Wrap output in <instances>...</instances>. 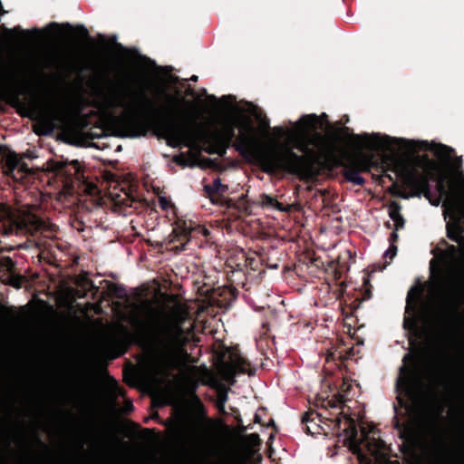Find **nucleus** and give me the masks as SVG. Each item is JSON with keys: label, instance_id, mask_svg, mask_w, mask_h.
<instances>
[{"label": "nucleus", "instance_id": "f257e3e1", "mask_svg": "<svg viewBox=\"0 0 464 464\" xmlns=\"http://www.w3.org/2000/svg\"><path fill=\"white\" fill-rule=\"evenodd\" d=\"M166 102L165 107L157 106L143 92H139L140 103L139 106L142 121L130 116L120 121L122 136L136 138L145 135L148 129L166 140L167 145L179 148L182 145L191 147L197 140L207 145L209 154L224 156L229 147L245 159L254 160L256 165L268 175L301 174L308 169V160L299 156L292 148L270 149L258 151L256 140L251 125H246L245 130L238 136L236 134V125L229 123L221 130H209L201 128L197 117L188 109L182 107L183 98L173 96L164 91L160 92ZM180 96V93L178 94Z\"/></svg>", "mask_w": 464, "mask_h": 464}, {"label": "nucleus", "instance_id": "f03ea898", "mask_svg": "<svg viewBox=\"0 0 464 464\" xmlns=\"http://www.w3.org/2000/svg\"><path fill=\"white\" fill-rule=\"evenodd\" d=\"M302 135L296 140L294 148L298 150L308 160V169L305 173L292 174L301 179L309 178L314 173V165L320 162L334 163L343 166V176L345 180L354 185L362 186L365 179L360 175L361 169L353 166L348 160L344 162L336 156V140L317 131L319 117L316 114L304 115L297 121Z\"/></svg>", "mask_w": 464, "mask_h": 464}, {"label": "nucleus", "instance_id": "7ed1b4c3", "mask_svg": "<svg viewBox=\"0 0 464 464\" xmlns=\"http://www.w3.org/2000/svg\"><path fill=\"white\" fill-rule=\"evenodd\" d=\"M187 338L181 325L164 319L153 325L147 339V360L150 371L157 377L169 378L180 365V354Z\"/></svg>", "mask_w": 464, "mask_h": 464}, {"label": "nucleus", "instance_id": "20e7f679", "mask_svg": "<svg viewBox=\"0 0 464 464\" xmlns=\"http://www.w3.org/2000/svg\"><path fill=\"white\" fill-rule=\"evenodd\" d=\"M342 131L344 135L350 136L353 141L360 148L371 151L390 150L393 145H405V148L412 152L431 151L439 158L450 159L455 150L451 147L441 143L428 141H413L405 139L391 138L390 136H381L379 133H350L348 127H343Z\"/></svg>", "mask_w": 464, "mask_h": 464}, {"label": "nucleus", "instance_id": "39448f33", "mask_svg": "<svg viewBox=\"0 0 464 464\" xmlns=\"http://www.w3.org/2000/svg\"><path fill=\"white\" fill-rule=\"evenodd\" d=\"M449 185V188H446L444 179H438V192L440 197L445 198L443 207L449 208L453 213L454 222L446 226L447 237L461 245L464 244V218L457 205L459 202H464V172L459 169Z\"/></svg>", "mask_w": 464, "mask_h": 464}, {"label": "nucleus", "instance_id": "423d86ee", "mask_svg": "<svg viewBox=\"0 0 464 464\" xmlns=\"http://www.w3.org/2000/svg\"><path fill=\"white\" fill-rule=\"evenodd\" d=\"M0 223L5 236L19 233H33L45 227L44 221L36 216L21 213L11 207L0 204Z\"/></svg>", "mask_w": 464, "mask_h": 464}, {"label": "nucleus", "instance_id": "0eeeda50", "mask_svg": "<svg viewBox=\"0 0 464 464\" xmlns=\"http://www.w3.org/2000/svg\"><path fill=\"white\" fill-rule=\"evenodd\" d=\"M454 167L455 171L450 173L449 176L441 174L438 175L432 172L429 174H420L416 169H413L406 175L405 183L407 186L414 189V192L411 194V196L420 197L421 194H423L425 198L430 199L431 195L430 181L433 180L438 183L439 179H443L444 185L446 188H449L450 179L458 174L459 169L463 171L461 158L456 159Z\"/></svg>", "mask_w": 464, "mask_h": 464}, {"label": "nucleus", "instance_id": "6e6552de", "mask_svg": "<svg viewBox=\"0 0 464 464\" xmlns=\"http://www.w3.org/2000/svg\"><path fill=\"white\" fill-rule=\"evenodd\" d=\"M228 186L221 183L220 178H216L212 183L203 186L202 195L208 198L213 205L224 208L226 209L240 210V203L244 200L241 196L238 201L227 198L225 195L228 192Z\"/></svg>", "mask_w": 464, "mask_h": 464}, {"label": "nucleus", "instance_id": "1a4fd4ad", "mask_svg": "<svg viewBox=\"0 0 464 464\" xmlns=\"http://www.w3.org/2000/svg\"><path fill=\"white\" fill-rule=\"evenodd\" d=\"M220 368L232 379L237 372L252 374L248 368L250 362L237 352H232L229 347L223 346L216 353Z\"/></svg>", "mask_w": 464, "mask_h": 464}, {"label": "nucleus", "instance_id": "9d476101", "mask_svg": "<svg viewBox=\"0 0 464 464\" xmlns=\"http://www.w3.org/2000/svg\"><path fill=\"white\" fill-rule=\"evenodd\" d=\"M403 365L400 368V376L396 382V389L405 394L412 393L418 377L416 358L411 354L403 357Z\"/></svg>", "mask_w": 464, "mask_h": 464}, {"label": "nucleus", "instance_id": "9b49d317", "mask_svg": "<svg viewBox=\"0 0 464 464\" xmlns=\"http://www.w3.org/2000/svg\"><path fill=\"white\" fill-rule=\"evenodd\" d=\"M342 418L343 412H340L334 420H332L333 431L340 435L341 431L343 432L344 440L349 444V447L353 452L361 450L362 440L358 438V430L354 420L351 417L344 418V428L342 430Z\"/></svg>", "mask_w": 464, "mask_h": 464}, {"label": "nucleus", "instance_id": "f8f14e48", "mask_svg": "<svg viewBox=\"0 0 464 464\" xmlns=\"http://www.w3.org/2000/svg\"><path fill=\"white\" fill-rule=\"evenodd\" d=\"M38 115L41 122L49 131L66 121L64 108L56 102H47L38 110Z\"/></svg>", "mask_w": 464, "mask_h": 464}, {"label": "nucleus", "instance_id": "ddd939ff", "mask_svg": "<svg viewBox=\"0 0 464 464\" xmlns=\"http://www.w3.org/2000/svg\"><path fill=\"white\" fill-rule=\"evenodd\" d=\"M51 170L56 175L64 176L66 181L72 182L73 179H80L82 170L77 160L68 161L64 160H50L48 162Z\"/></svg>", "mask_w": 464, "mask_h": 464}, {"label": "nucleus", "instance_id": "4468645a", "mask_svg": "<svg viewBox=\"0 0 464 464\" xmlns=\"http://www.w3.org/2000/svg\"><path fill=\"white\" fill-rule=\"evenodd\" d=\"M208 421L209 420L207 418L202 420H197L193 421L191 427L186 434V440L188 444L194 447H201L205 444L207 440L206 422Z\"/></svg>", "mask_w": 464, "mask_h": 464}, {"label": "nucleus", "instance_id": "2eb2a0df", "mask_svg": "<svg viewBox=\"0 0 464 464\" xmlns=\"http://www.w3.org/2000/svg\"><path fill=\"white\" fill-rule=\"evenodd\" d=\"M0 155L4 159L5 168L8 172L13 173L15 169L20 172L28 171V167L22 159L15 152L8 150L4 145H0Z\"/></svg>", "mask_w": 464, "mask_h": 464}, {"label": "nucleus", "instance_id": "dca6fc26", "mask_svg": "<svg viewBox=\"0 0 464 464\" xmlns=\"http://www.w3.org/2000/svg\"><path fill=\"white\" fill-rule=\"evenodd\" d=\"M316 420H318L319 421H322L321 414L317 413L314 411H309L303 414V416H302V424L304 425L303 429L307 434L314 436L315 434L321 433L323 427L315 421Z\"/></svg>", "mask_w": 464, "mask_h": 464}, {"label": "nucleus", "instance_id": "f3484780", "mask_svg": "<svg viewBox=\"0 0 464 464\" xmlns=\"http://www.w3.org/2000/svg\"><path fill=\"white\" fill-rule=\"evenodd\" d=\"M459 299L456 297H450L443 303L441 313L440 314V320L443 323L448 324L459 314Z\"/></svg>", "mask_w": 464, "mask_h": 464}, {"label": "nucleus", "instance_id": "a211bd4d", "mask_svg": "<svg viewBox=\"0 0 464 464\" xmlns=\"http://www.w3.org/2000/svg\"><path fill=\"white\" fill-rule=\"evenodd\" d=\"M423 295V287L422 285H417L412 286L410 291L408 292L407 298H406V309L405 313H415L418 304L420 302Z\"/></svg>", "mask_w": 464, "mask_h": 464}, {"label": "nucleus", "instance_id": "6ab92c4d", "mask_svg": "<svg viewBox=\"0 0 464 464\" xmlns=\"http://www.w3.org/2000/svg\"><path fill=\"white\" fill-rule=\"evenodd\" d=\"M401 206L397 201H392L388 206L389 217L394 222L395 231L402 229L405 226V219L401 213Z\"/></svg>", "mask_w": 464, "mask_h": 464}, {"label": "nucleus", "instance_id": "aec40b11", "mask_svg": "<svg viewBox=\"0 0 464 464\" xmlns=\"http://www.w3.org/2000/svg\"><path fill=\"white\" fill-rule=\"evenodd\" d=\"M196 228L188 226L186 222L182 225L178 224V227L174 229L176 233L177 241H180V246H176L179 250H184L186 244L189 241V236Z\"/></svg>", "mask_w": 464, "mask_h": 464}, {"label": "nucleus", "instance_id": "412c9836", "mask_svg": "<svg viewBox=\"0 0 464 464\" xmlns=\"http://www.w3.org/2000/svg\"><path fill=\"white\" fill-rule=\"evenodd\" d=\"M260 202L264 208L276 209L280 212H288L290 208L288 206H285L283 203L279 202L276 198L263 194L260 196Z\"/></svg>", "mask_w": 464, "mask_h": 464}, {"label": "nucleus", "instance_id": "4be33fe9", "mask_svg": "<svg viewBox=\"0 0 464 464\" xmlns=\"http://www.w3.org/2000/svg\"><path fill=\"white\" fill-rule=\"evenodd\" d=\"M254 258L246 257V254L241 251L235 258L227 259L228 266L238 271H243L244 268L252 265Z\"/></svg>", "mask_w": 464, "mask_h": 464}, {"label": "nucleus", "instance_id": "5701e85b", "mask_svg": "<svg viewBox=\"0 0 464 464\" xmlns=\"http://www.w3.org/2000/svg\"><path fill=\"white\" fill-rule=\"evenodd\" d=\"M78 285L85 292H92L93 295H96L100 291L99 287L94 285L93 281L85 276H82L78 280Z\"/></svg>", "mask_w": 464, "mask_h": 464}, {"label": "nucleus", "instance_id": "b1692460", "mask_svg": "<svg viewBox=\"0 0 464 464\" xmlns=\"http://www.w3.org/2000/svg\"><path fill=\"white\" fill-rule=\"evenodd\" d=\"M444 244L447 245V248L442 251V256L449 259H456L460 253H464V247H459L455 245H449L446 241Z\"/></svg>", "mask_w": 464, "mask_h": 464}, {"label": "nucleus", "instance_id": "393cba45", "mask_svg": "<svg viewBox=\"0 0 464 464\" xmlns=\"http://www.w3.org/2000/svg\"><path fill=\"white\" fill-rule=\"evenodd\" d=\"M349 161L353 164V166H356L358 169H361V172L370 171L369 160L362 158H352L349 160Z\"/></svg>", "mask_w": 464, "mask_h": 464}, {"label": "nucleus", "instance_id": "a878e982", "mask_svg": "<svg viewBox=\"0 0 464 464\" xmlns=\"http://www.w3.org/2000/svg\"><path fill=\"white\" fill-rule=\"evenodd\" d=\"M227 399L228 397L227 390L219 391L218 392V400L216 405L220 412H225V404Z\"/></svg>", "mask_w": 464, "mask_h": 464}, {"label": "nucleus", "instance_id": "bb28decb", "mask_svg": "<svg viewBox=\"0 0 464 464\" xmlns=\"http://www.w3.org/2000/svg\"><path fill=\"white\" fill-rule=\"evenodd\" d=\"M108 284V289L111 295L118 298H121L124 295L125 289L114 283L107 282Z\"/></svg>", "mask_w": 464, "mask_h": 464}, {"label": "nucleus", "instance_id": "cd10ccee", "mask_svg": "<svg viewBox=\"0 0 464 464\" xmlns=\"http://www.w3.org/2000/svg\"><path fill=\"white\" fill-rule=\"evenodd\" d=\"M245 440L252 447L261 445V440L257 433L247 434L246 435Z\"/></svg>", "mask_w": 464, "mask_h": 464}, {"label": "nucleus", "instance_id": "c85d7f7f", "mask_svg": "<svg viewBox=\"0 0 464 464\" xmlns=\"http://www.w3.org/2000/svg\"><path fill=\"white\" fill-rule=\"evenodd\" d=\"M112 385L111 389L113 391L114 395L119 397H125L126 391L123 387H121L115 379L111 380Z\"/></svg>", "mask_w": 464, "mask_h": 464}, {"label": "nucleus", "instance_id": "c756f323", "mask_svg": "<svg viewBox=\"0 0 464 464\" xmlns=\"http://www.w3.org/2000/svg\"><path fill=\"white\" fill-rule=\"evenodd\" d=\"M397 250V246L393 244H391L389 248L385 251L384 256L389 257L392 260L396 256Z\"/></svg>", "mask_w": 464, "mask_h": 464}, {"label": "nucleus", "instance_id": "7c9ffc66", "mask_svg": "<svg viewBox=\"0 0 464 464\" xmlns=\"http://www.w3.org/2000/svg\"><path fill=\"white\" fill-rule=\"evenodd\" d=\"M76 30L78 31V33L84 38L88 39L89 41H92V38L89 34V31L87 30V28L83 25H78L76 27Z\"/></svg>", "mask_w": 464, "mask_h": 464}, {"label": "nucleus", "instance_id": "2f4dec72", "mask_svg": "<svg viewBox=\"0 0 464 464\" xmlns=\"http://www.w3.org/2000/svg\"><path fill=\"white\" fill-rule=\"evenodd\" d=\"M111 41L114 44V47H115L117 50H119V51H121V52H122V53H127L131 52L130 49H128V48L124 47L121 43H117V42H116V36H113V37L111 39Z\"/></svg>", "mask_w": 464, "mask_h": 464}, {"label": "nucleus", "instance_id": "473e14b6", "mask_svg": "<svg viewBox=\"0 0 464 464\" xmlns=\"http://www.w3.org/2000/svg\"><path fill=\"white\" fill-rule=\"evenodd\" d=\"M397 232L398 231H395V229H394L393 232L391 233L390 237H389L390 244L395 245V243L398 241L399 236H398Z\"/></svg>", "mask_w": 464, "mask_h": 464}, {"label": "nucleus", "instance_id": "72a5a7b5", "mask_svg": "<svg viewBox=\"0 0 464 464\" xmlns=\"http://www.w3.org/2000/svg\"><path fill=\"white\" fill-rule=\"evenodd\" d=\"M160 206L162 209H167L169 206V201L166 198H160Z\"/></svg>", "mask_w": 464, "mask_h": 464}, {"label": "nucleus", "instance_id": "f704fd0d", "mask_svg": "<svg viewBox=\"0 0 464 464\" xmlns=\"http://www.w3.org/2000/svg\"><path fill=\"white\" fill-rule=\"evenodd\" d=\"M6 31H7L8 33H12V32H19V33H21V34H29V32H28V31L22 30L19 26H15L13 30L6 29Z\"/></svg>", "mask_w": 464, "mask_h": 464}, {"label": "nucleus", "instance_id": "c9c22d12", "mask_svg": "<svg viewBox=\"0 0 464 464\" xmlns=\"http://www.w3.org/2000/svg\"><path fill=\"white\" fill-rule=\"evenodd\" d=\"M372 297V291L370 289H367L365 293L363 294L362 300H368Z\"/></svg>", "mask_w": 464, "mask_h": 464}, {"label": "nucleus", "instance_id": "e433bc0d", "mask_svg": "<svg viewBox=\"0 0 464 464\" xmlns=\"http://www.w3.org/2000/svg\"><path fill=\"white\" fill-rule=\"evenodd\" d=\"M19 93L15 91H13L11 92V97L13 98V100H14L15 102H19Z\"/></svg>", "mask_w": 464, "mask_h": 464}, {"label": "nucleus", "instance_id": "4c0bfd02", "mask_svg": "<svg viewBox=\"0 0 464 464\" xmlns=\"http://www.w3.org/2000/svg\"><path fill=\"white\" fill-rule=\"evenodd\" d=\"M174 160H175V162H177L179 165H183L184 164V159L182 157H180V156L175 157Z\"/></svg>", "mask_w": 464, "mask_h": 464}, {"label": "nucleus", "instance_id": "58836bf2", "mask_svg": "<svg viewBox=\"0 0 464 464\" xmlns=\"http://www.w3.org/2000/svg\"><path fill=\"white\" fill-rule=\"evenodd\" d=\"M60 27V24L55 23V22H53L51 23L49 25H48V29H57Z\"/></svg>", "mask_w": 464, "mask_h": 464}, {"label": "nucleus", "instance_id": "ea45409f", "mask_svg": "<svg viewBox=\"0 0 464 464\" xmlns=\"http://www.w3.org/2000/svg\"><path fill=\"white\" fill-rule=\"evenodd\" d=\"M35 440L39 445H41L44 448H46V445L43 442V440L38 435L35 436Z\"/></svg>", "mask_w": 464, "mask_h": 464}, {"label": "nucleus", "instance_id": "a19ab883", "mask_svg": "<svg viewBox=\"0 0 464 464\" xmlns=\"http://www.w3.org/2000/svg\"><path fill=\"white\" fill-rule=\"evenodd\" d=\"M133 408H134L133 404H132V402L130 401L126 402V410H127V411H132Z\"/></svg>", "mask_w": 464, "mask_h": 464}, {"label": "nucleus", "instance_id": "79ce46f5", "mask_svg": "<svg viewBox=\"0 0 464 464\" xmlns=\"http://www.w3.org/2000/svg\"><path fill=\"white\" fill-rule=\"evenodd\" d=\"M460 210V213L462 214V217L464 218V202H459L457 205Z\"/></svg>", "mask_w": 464, "mask_h": 464}, {"label": "nucleus", "instance_id": "37998d69", "mask_svg": "<svg viewBox=\"0 0 464 464\" xmlns=\"http://www.w3.org/2000/svg\"><path fill=\"white\" fill-rule=\"evenodd\" d=\"M262 126L266 129L269 128V121L266 118L264 121H262Z\"/></svg>", "mask_w": 464, "mask_h": 464}, {"label": "nucleus", "instance_id": "c03bdc74", "mask_svg": "<svg viewBox=\"0 0 464 464\" xmlns=\"http://www.w3.org/2000/svg\"><path fill=\"white\" fill-rule=\"evenodd\" d=\"M235 99H236V98H235V96H233V95H227V96L224 95V96H222V98H221V100H222V101H224V100H231V101H235Z\"/></svg>", "mask_w": 464, "mask_h": 464}, {"label": "nucleus", "instance_id": "a18cd8bd", "mask_svg": "<svg viewBox=\"0 0 464 464\" xmlns=\"http://www.w3.org/2000/svg\"><path fill=\"white\" fill-rule=\"evenodd\" d=\"M249 427H246L244 425H240V432H245Z\"/></svg>", "mask_w": 464, "mask_h": 464}, {"label": "nucleus", "instance_id": "49530a36", "mask_svg": "<svg viewBox=\"0 0 464 464\" xmlns=\"http://www.w3.org/2000/svg\"><path fill=\"white\" fill-rule=\"evenodd\" d=\"M208 99L210 100V101H216L217 98L215 95L211 94V95H208Z\"/></svg>", "mask_w": 464, "mask_h": 464}, {"label": "nucleus", "instance_id": "de8ad7c7", "mask_svg": "<svg viewBox=\"0 0 464 464\" xmlns=\"http://www.w3.org/2000/svg\"><path fill=\"white\" fill-rule=\"evenodd\" d=\"M198 76H197V75H192V76L190 77V79H189V80H190V81H192V82H197V81H198Z\"/></svg>", "mask_w": 464, "mask_h": 464}, {"label": "nucleus", "instance_id": "09e8293b", "mask_svg": "<svg viewBox=\"0 0 464 464\" xmlns=\"http://www.w3.org/2000/svg\"><path fill=\"white\" fill-rule=\"evenodd\" d=\"M362 433L363 434L364 440H367L368 434H367V432L365 431L364 429L362 430Z\"/></svg>", "mask_w": 464, "mask_h": 464}, {"label": "nucleus", "instance_id": "8fccbe9b", "mask_svg": "<svg viewBox=\"0 0 464 464\" xmlns=\"http://www.w3.org/2000/svg\"><path fill=\"white\" fill-rule=\"evenodd\" d=\"M63 26L65 27V28H68L69 30L72 29V25L70 24H63Z\"/></svg>", "mask_w": 464, "mask_h": 464}, {"label": "nucleus", "instance_id": "3c124183", "mask_svg": "<svg viewBox=\"0 0 464 464\" xmlns=\"http://www.w3.org/2000/svg\"><path fill=\"white\" fill-rule=\"evenodd\" d=\"M188 94H189V95L194 94V91L190 87H188Z\"/></svg>", "mask_w": 464, "mask_h": 464}, {"label": "nucleus", "instance_id": "603ef678", "mask_svg": "<svg viewBox=\"0 0 464 464\" xmlns=\"http://www.w3.org/2000/svg\"><path fill=\"white\" fill-rule=\"evenodd\" d=\"M150 431H151V430H150V429H147V428L143 429V432H145V433H150Z\"/></svg>", "mask_w": 464, "mask_h": 464}, {"label": "nucleus", "instance_id": "864d4df0", "mask_svg": "<svg viewBox=\"0 0 464 464\" xmlns=\"http://www.w3.org/2000/svg\"><path fill=\"white\" fill-rule=\"evenodd\" d=\"M200 230H202L204 232V234L206 235L208 233L207 229L206 228H199Z\"/></svg>", "mask_w": 464, "mask_h": 464}, {"label": "nucleus", "instance_id": "5fc2aeb1", "mask_svg": "<svg viewBox=\"0 0 464 464\" xmlns=\"http://www.w3.org/2000/svg\"><path fill=\"white\" fill-rule=\"evenodd\" d=\"M401 197H402L403 198H409V196H408V195H406V194H402V195H401Z\"/></svg>", "mask_w": 464, "mask_h": 464}, {"label": "nucleus", "instance_id": "6e6d98bb", "mask_svg": "<svg viewBox=\"0 0 464 464\" xmlns=\"http://www.w3.org/2000/svg\"><path fill=\"white\" fill-rule=\"evenodd\" d=\"M118 99L122 101L123 100L122 95L121 94L118 95Z\"/></svg>", "mask_w": 464, "mask_h": 464}, {"label": "nucleus", "instance_id": "4d7b16f0", "mask_svg": "<svg viewBox=\"0 0 464 464\" xmlns=\"http://www.w3.org/2000/svg\"><path fill=\"white\" fill-rule=\"evenodd\" d=\"M439 203H440V199H437V202L436 203H432V204L435 205V206H438Z\"/></svg>", "mask_w": 464, "mask_h": 464}, {"label": "nucleus", "instance_id": "13d9d810", "mask_svg": "<svg viewBox=\"0 0 464 464\" xmlns=\"http://www.w3.org/2000/svg\"><path fill=\"white\" fill-rule=\"evenodd\" d=\"M150 310H151L153 313L160 314V313H159V312H157L154 308H150Z\"/></svg>", "mask_w": 464, "mask_h": 464}, {"label": "nucleus", "instance_id": "bf43d9fd", "mask_svg": "<svg viewBox=\"0 0 464 464\" xmlns=\"http://www.w3.org/2000/svg\"><path fill=\"white\" fill-rule=\"evenodd\" d=\"M34 31L36 33V34H39V30L37 28H34Z\"/></svg>", "mask_w": 464, "mask_h": 464}, {"label": "nucleus", "instance_id": "052dcab7", "mask_svg": "<svg viewBox=\"0 0 464 464\" xmlns=\"http://www.w3.org/2000/svg\"><path fill=\"white\" fill-rule=\"evenodd\" d=\"M386 227H391V224H390V222H387V223H386Z\"/></svg>", "mask_w": 464, "mask_h": 464}, {"label": "nucleus", "instance_id": "680f3d73", "mask_svg": "<svg viewBox=\"0 0 464 464\" xmlns=\"http://www.w3.org/2000/svg\"><path fill=\"white\" fill-rule=\"evenodd\" d=\"M178 81H179V77H175V78H174V82H178Z\"/></svg>", "mask_w": 464, "mask_h": 464}, {"label": "nucleus", "instance_id": "e2e57ef3", "mask_svg": "<svg viewBox=\"0 0 464 464\" xmlns=\"http://www.w3.org/2000/svg\"><path fill=\"white\" fill-rule=\"evenodd\" d=\"M407 324V319L404 320V327H406Z\"/></svg>", "mask_w": 464, "mask_h": 464}, {"label": "nucleus", "instance_id": "0e129e2a", "mask_svg": "<svg viewBox=\"0 0 464 464\" xmlns=\"http://www.w3.org/2000/svg\"><path fill=\"white\" fill-rule=\"evenodd\" d=\"M438 285H439L440 286L441 285V281H440V280H439Z\"/></svg>", "mask_w": 464, "mask_h": 464}, {"label": "nucleus", "instance_id": "69168bd1", "mask_svg": "<svg viewBox=\"0 0 464 464\" xmlns=\"http://www.w3.org/2000/svg\"><path fill=\"white\" fill-rule=\"evenodd\" d=\"M256 420L258 421V415H256Z\"/></svg>", "mask_w": 464, "mask_h": 464}]
</instances>
